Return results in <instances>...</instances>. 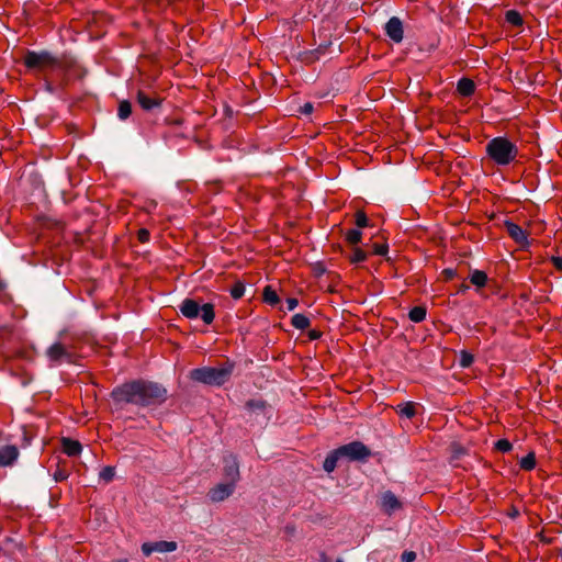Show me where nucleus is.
I'll use <instances>...</instances> for the list:
<instances>
[{"mask_svg":"<svg viewBox=\"0 0 562 562\" xmlns=\"http://www.w3.org/2000/svg\"><path fill=\"white\" fill-rule=\"evenodd\" d=\"M450 449H451V453H452V458L453 459H459L461 456H463L465 453L464 448L461 445L457 443V442H453L450 446Z\"/></svg>","mask_w":562,"mask_h":562,"instance_id":"31","label":"nucleus"},{"mask_svg":"<svg viewBox=\"0 0 562 562\" xmlns=\"http://www.w3.org/2000/svg\"><path fill=\"white\" fill-rule=\"evenodd\" d=\"M166 393V390L156 383L136 381L115 389L112 396L117 402L147 406L164 402Z\"/></svg>","mask_w":562,"mask_h":562,"instance_id":"1","label":"nucleus"},{"mask_svg":"<svg viewBox=\"0 0 562 562\" xmlns=\"http://www.w3.org/2000/svg\"><path fill=\"white\" fill-rule=\"evenodd\" d=\"M61 447L63 451L69 457H76L80 454L82 450V446L79 441L69 438H64L61 440Z\"/></svg>","mask_w":562,"mask_h":562,"instance_id":"13","label":"nucleus"},{"mask_svg":"<svg viewBox=\"0 0 562 562\" xmlns=\"http://www.w3.org/2000/svg\"><path fill=\"white\" fill-rule=\"evenodd\" d=\"M402 508V503L395 497V495L389 493V512L397 510Z\"/></svg>","mask_w":562,"mask_h":562,"instance_id":"32","label":"nucleus"},{"mask_svg":"<svg viewBox=\"0 0 562 562\" xmlns=\"http://www.w3.org/2000/svg\"><path fill=\"white\" fill-rule=\"evenodd\" d=\"M132 113V106L128 101H122L119 105L117 115L121 120H126Z\"/></svg>","mask_w":562,"mask_h":562,"instance_id":"25","label":"nucleus"},{"mask_svg":"<svg viewBox=\"0 0 562 562\" xmlns=\"http://www.w3.org/2000/svg\"><path fill=\"white\" fill-rule=\"evenodd\" d=\"M66 476L61 473H59L58 475H56V480H64Z\"/></svg>","mask_w":562,"mask_h":562,"instance_id":"43","label":"nucleus"},{"mask_svg":"<svg viewBox=\"0 0 562 562\" xmlns=\"http://www.w3.org/2000/svg\"><path fill=\"white\" fill-rule=\"evenodd\" d=\"M443 273L447 276V278H449V279H450V278H452V277H453L454 271H453V270H451V269H446V270L443 271Z\"/></svg>","mask_w":562,"mask_h":562,"instance_id":"41","label":"nucleus"},{"mask_svg":"<svg viewBox=\"0 0 562 562\" xmlns=\"http://www.w3.org/2000/svg\"><path fill=\"white\" fill-rule=\"evenodd\" d=\"M339 460H342L340 454L338 453V450L331 451L325 459L323 463V468L327 473H330L335 470L337 462Z\"/></svg>","mask_w":562,"mask_h":562,"instance_id":"16","label":"nucleus"},{"mask_svg":"<svg viewBox=\"0 0 562 562\" xmlns=\"http://www.w3.org/2000/svg\"><path fill=\"white\" fill-rule=\"evenodd\" d=\"M457 90L462 97H470L475 91V85L473 80L469 78H462L458 82Z\"/></svg>","mask_w":562,"mask_h":562,"instance_id":"14","label":"nucleus"},{"mask_svg":"<svg viewBox=\"0 0 562 562\" xmlns=\"http://www.w3.org/2000/svg\"><path fill=\"white\" fill-rule=\"evenodd\" d=\"M46 356L50 363L57 364L64 360H70V352L60 342L53 344L47 350Z\"/></svg>","mask_w":562,"mask_h":562,"instance_id":"10","label":"nucleus"},{"mask_svg":"<svg viewBox=\"0 0 562 562\" xmlns=\"http://www.w3.org/2000/svg\"><path fill=\"white\" fill-rule=\"evenodd\" d=\"M416 404L413 402H407L404 404H400L395 407L396 413L406 418H412L416 414Z\"/></svg>","mask_w":562,"mask_h":562,"instance_id":"17","label":"nucleus"},{"mask_svg":"<svg viewBox=\"0 0 562 562\" xmlns=\"http://www.w3.org/2000/svg\"><path fill=\"white\" fill-rule=\"evenodd\" d=\"M138 239L142 243H146L149 239V232L145 228L138 231Z\"/></svg>","mask_w":562,"mask_h":562,"instance_id":"36","label":"nucleus"},{"mask_svg":"<svg viewBox=\"0 0 562 562\" xmlns=\"http://www.w3.org/2000/svg\"><path fill=\"white\" fill-rule=\"evenodd\" d=\"M292 325L297 329H305L310 326V319L303 314H295L292 317Z\"/></svg>","mask_w":562,"mask_h":562,"instance_id":"22","label":"nucleus"},{"mask_svg":"<svg viewBox=\"0 0 562 562\" xmlns=\"http://www.w3.org/2000/svg\"><path fill=\"white\" fill-rule=\"evenodd\" d=\"M114 468L105 467L100 472V479H102L105 482H110L114 477Z\"/></svg>","mask_w":562,"mask_h":562,"instance_id":"30","label":"nucleus"},{"mask_svg":"<svg viewBox=\"0 0 562 562\" xmlns=\"http://www.w3.org/2000/svg\"><path fill=\"white\" fill-rule=\"evenodd\" d=\"M378 254L384 255L386 252V247L384 245H381L376 249Z\"/></svg>","mask_w":562,"mask_h":562,"instance_id":"40","label":"nucleus"},{"mask_svg":"<svg viewBox=\"0 0 562 562\" xmlns=\"http://www.w3.org/2000/svg\"><path fill=\"white\" fill-rule=\"evenodd\" d=\"M553 262H554V266H555L557 268H559V269H561V268H562V259H561V258H559V257H554V258H553Z\"/></svg>","mask_w":562,"mask_h":562,"instance_id":"39","label":"nucleus"},{"mask_svg":"<svg viewBox=\"0 0 562 562\" xmlns=\"http://www.w3.org/2000/svg\"><path fill=\"white\" fill-rule=\"evenodd\" d=\"M263 299L270 305H276L279 302V296L274 290L270 286L265 288L263 290Z\"/></svg>","mask_w":562,"mask_h":562,"instance_id":"23","label":"nucleus"},{"mask_svg":"<svg viewBox=\"0 0 562 562\" xmlns=\"http://www.w3.org/2000/svg\"><path fill=\"white\" fill-rule=\"evenodd\" d=\"M178 548L177 542L175 541H156V542H145L142 544V552L148 557L154 552L167 553L173 552Z\"/></svg>","mask_w":562,"mask_h":562,"instance_id":"8","label":"nucleus"},{"mask_svg":"<svg viewBox=\"0 0 562 562\" xmlns=\"http://www.w3.org/2000/svg\"><path fill=\"white\" fill-rule=\"evenodd\" d=\"M231 373L232 371L229 368L203 367L192 370L190 372V376L194 381L218 386L229 379Z\"/></svg>","mask_w":562,"mask_h":562,"instance_id":"3","label":"nucleus"},{"mask_svg":"<svg viewBox=\"0 0 562 562\" xmlns=\"http://www.w3.org/2000/svg\"><path fill=\"white\" fill-rule=\"evenodd\" d=\"M19 457V450L15 446L8 445L0 448V467L12 465Z\"/></svg>","mask_w":562,"mask_h":562,"instance_id":"12","label":"nucleus"},{"mask_svg":"<svg viewBox=\"0 0 562 562\" xmlns=\"http://www.w3.org/2000/svg\"><path fill=\"white\" fill-rule=\"evenodd\" d=\"M561 519H562V514L560 515Z\"/></svg>","mask_w":562,"mask_h":562,"instance_id":"46","label":"nucleus"},{"mask_svg":"<svg viewBox=\"0 0 562 562\" xmlns=\"http://www.w3.org/2000/svg\"><path fill=\"white\" fill-rule=\"evenodd\" d=\"M506 21L515 26H520L522 24L521 15L515 10H509L506 12Z\"/></svg>","mask_w":562,"mask_h":562,"instance_id":"24","label":"nucleus"},{"mask_svg":"<svg viewBox=\"0 0 562 562\" xmlns=\"http://www.w3.org/2000/svg\"><path fill=\"white\" fill-rule=\"evenodd\" d=\"M364 258H366L364 252L362 250H360V249H356L353 251L351 260L353 262H361L362 260H364Z\"/></svg>","mask_w":562,"mask_h":562,"instance_id":"35","label":"nucleus"},{"mask_svg":"<svg viewBox=\"0 0 562 562\" xmlns=\"http://www.w3.org/2000/svg\"><path fill=\"white\" fill-rule=\"evenodd\" d=\"M336 562H344L341 559H338Z\"/></svg>","mask_w":562,"mask_h":562,"instance_id":"45","label":"nucleus"},{"mask_svg":"<svg viewBox=\"0 0 562 562\" xmlns=\"http://www.w3.org/2000/svg\"><path fill=\"white\" fill-rule=\"evenodd\" d=\"M245 293V285L240 282H237L234 284V286L231 289V294L234 299H240Z\"/></svg>","mask_w":562,"mask_h":562,"instance_id":"29","label":"nucleus"},{"mask_svg":"<svg viewBox=\"0 0 562 562\" xmlns=\"http://www.w3.org/2000/svg\"><path fill=\"white\" fill-rule=\"evenodd\" d=\"M404 38V23L397 16L389 19V40L401 43Z\"/></svg>","mask_w":562,"mask_h":562,"instance_id":"11","label":"nucleus"},{"mask_svg":"<svg viewBox=\"0 0 562 562\" xmlns=\"http://www.w3.org/2000/svg\"><path fill=\"white\" fill-rule=\"evenodd\" d=\"M496 450L499 452H509L513 449V445L507 439H499L495 443Z\"/></svg>","mask_w":562,"mask_h":562,"instance_id":"27","label":"nucleus"},{"mask_svg":"<svg viewBox=\"0 0 562 562\" xmlns=\"http://www.w3.org/2000/svg\"><path fill=\"white\" fill-rule=\"evenodd\" d=\"M342 460L361 461L370 456V450L360 441H352L337 448Z\"/></svg>","mask_w":562,"mask_h":562,"instance_id":"5","label":"nucleus"},{"mask_svg":"<svg viewBox=\"0 0 562 562\" xmlns=\"http://www.w3.org/2000/svg\"><path fill=\"white\" fill-rule=\"evenodd\" d=\"M485 151L487 158L498 167L512 165L519 156L517 145L505 136H497L488 140Z\"/></svg>","mask_w":562,"mask_h":562,"instance_id":"2","label":"nucleus"},{"mask_svg":"<svg viewBox=\"0 0 562 562\" xmlns=\"http://www.w3.org/2000/svg\"><path fill=\"white\" fill-rule=\"evenodd\" d=\"M285 303H286V308L289 311H293L297 306L299 302L294 297H289Z\"/></svg>","mask_w":562,"mask_h":562,"instance_id":"37","label":"nucleus"},{"mask_svg":"<svg viewBox=\"0 0 562 562\" xmlns=\"http://www.w3.org/2000/svg\"><path fill=\"white\" fill-rule=\"evenodd\" d=\"M356 225L358 227H364L368 225V218L364 213L358 212L356 215Z\"/></svg>","mask_w":562,"mask_h":562,"instance_id":"33","label":"nucleus"},{"mask_svg":"<svg viewBox=\"0 0 562 562\" xmlns=\"http://www.w3.org/2000/svg\"><path fill=\"white\" fill-rule=\"evenodd\" d=\"M486 281H487V276L482 270H474L470 274V282L477 288H483L486 284Z\"/></svg>","mask_w":562,"mask_h":562,"instance_id":"19","label":"nucleus"},{"mask_svg":"<svg viewBox=\"0 0 562 562\" xmlns=\"http://www.w3.org/2000/svg\"><path fill=\"white\" fill-rule=\"evenodd\" d=\"M179 310L184 317L194 319L200 316L207 325L211 324L215 317L214 306L211 303L200 305L192 299L183 300Z\"/></svg>","mask_w":562,"mask_h":562,"instance_id":"4","label":"nucleus"},{"mask_svg":"<svg viewBox=\"0 0 562 562\" xmlns=\"http://www.w3.org/2000/svg\"><path fill=\"white\" fill-rule=\"evenodd\" d=\"M509 516H510L512 518H516V517H518V516H519V512H518V509L513 508V509H512V512L509 513Z\"/></svg>","mask_w":562,"mask_h":562,"instance_id":"42","label":"nucleus"},{"mask_svg":"<svg viewBox=\"0 0 562 562\" xmlns=\"http://www.w3.org/2000/svg\"><path fill=\"white\" fill-rule=\"evenodd\" d=\"M426 313H427V310L425 306H415L413 307L409 313H408V317L412 322L414 323H420L425 319L426 317Z\"/></svg>","mask_w":562,"mask_h":562,"instance_id":"20","label":"nucleus"},{"mask_svg":"<svg viewBox=\"0 0 562 562\" xmlns=\"http://www.w3.org/2000/svg\"><path fill=\"white\" fill-rule=\"evenodd\" d=\"M507 232L517 243H524L527 238L521 227L515 223H507Z\"/></svg>","mask_w":562,"mask_h":562,"instance_id":"18","label":"nucleus"},{"mask_svg":"<svg viewBox=\"0 0 562 562\" xmlns=\"http://www.w3.org/2000/svg\"><path fill=\"white\" fill-rule=\"evenodd\" d=\"M236 485L233 482L223 481L212 487L207 497L213 503H220L227 499L235 491Z\"/></svg>","mask_w":562,"mask_h":562,"instance_id":"7","label":"nucleus"},{"mask_svg":"<svg viewBox=\"0 0 562 562\" xmlns=\"http://www.w3.org/2000/svg\"><path fill=\"white\" fill-rule=\"evenodd\" d=\"M223 475L224 481L233 482L235 485L239 481V464L235 456L224 458Z\"/></svg>","mask_w":562,"mask_h":562,"instance_id":"9","label":"nucleus"},{"mask_svg":"<svg viewBox=\"0 0 562 562\" xmlns=\"http://www.w3.org/2000/svg\"><path fill=\"white\" fill-rule=\"evenodd\" d=\"M313 112V104L307 102L301 108V113L311 114Z\"/></svg>","mask_w":562,"mask_h":562,"instance_id":"38","label":"nucleus"},{"mask_svg":"<svg viewBox=\"0 0 562 562\" xmlns=\"http://www.w3.org/2000/svg\"><path fill=\"white\" fill-rule=\"evenodd\" d=\"M346 238L350 244H357L361 239V233L356 228L349 229L346 234Z\"/></svg>","mask_w":562,"mask_h":562,"instance_id":"28","label":"nucleus"},{"mask_svg":"<svg viewBox=\"0 0 562 562\" xmlns=\"http://www.w3.org/2000/svg\"><path fill=\"white\" fill-rule=\"evenodd\" d=\"M55 63V58L46 52H30L25 56V65L31 69H45L54 66Z\"/></svg>","mask_w":562,"mask_h":562,"instance_id":"6","label":"nucleus"},{"mask_svg":"<svg viewBox=\"0 0 562 562\" xmlns=\"http://www.w3.org/2000/svg\"><path fill=\"white\" fill-rule=\"evenodd\" d=\"M541 540H542L543 542H547V543H549V542H550V539H547V538H541Z\"/></svg>","mask_w":562,"mask_h":562,"instance_id":"44","label":"nucleus"},{"mask_svg":"<svg viewBox=\"0 0 562 562\" xmlns=\"http://www.w3.org/2000/svg\"><path fill=\"white\" fill-rule=\"evenodd\" d=\"M519 465L522 470L525 471H531L535 469L536 467V456L533 452H530L528 453L526 457H524L520 462H519Z\"/></svg>","mask_w":562,"mask_h":562,"instance_id":"21","label":"nucleus"},{"mask_svg":"<svg viewBox=\"0 0 562 562\" xmlns=\"http://www.w3.org/2000/svg\"><path fill=\"white\" fill-rule=\"evenodd\" d=\"M416 560V553L414 551H404L401 555L402 562H414Z\"/></svg>","mask_w":562,"mask_h":562,"instance_id":"34","label":"nucleus"},{"mask_svg":"<svg viewBox=\"0 0 562 562\" xmlns=\"http://www.w3.org/2000/svg\"><path fill=\"white\" fill-rule=\"evenodd\" d=\"M137 100H138L139 105L144 110H151L155 106L159 105V100L158 99L151 98V97L147 95L146 93H144L143 91H138Z\"/></svg>","mask_w":562,"mask_h":562,"instance_id":"15","label":"nucleus"},{"mask_svg":"<svg viewBox=\"0 0 562 562\" xmlns=\"http://www.w3.org/2000/svg\"><path fill=\"white\" fill-rule=\"evenodd\" d=\"M474 361V357L472 353L462 350L460 353V360L459 363L462 368H469Z\"/></svg>","mask_w":562,"mask_h":562,"instance_id":"26","label":"nucleus"}]
</instances>
